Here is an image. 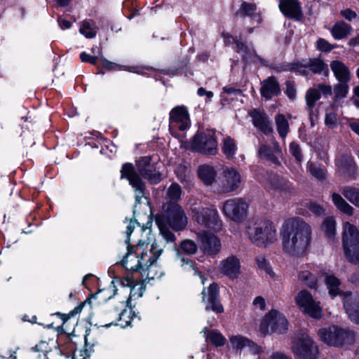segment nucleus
<instances>
[{"label":"nucleus","instance_id":"c85d7f7f","mask_svg":"<svg viewBox=\"0 0 359 359\" xmlns=\"http://www.w3.org/2000/svg\"><path fill=\"white\" fill-rule=\"evenodd\" d=\"M352 28L350 25L343 21L336 22L332 29L331 33L332 36L337 39L340 40L348 36L351 32Z\"/></svg>","mask_w":359,"mask_h":359},{"label":"nucleus","instance_id":"dca6fc26","mask_svg":"<svg viewBox=\"0 0 359 359\" xmlns=\"http://www.w3.org/2000/svg\"><path fill=\"white\" fill-rule=\"evenodd\" d=\"M189 116L186 107L178 106L171 110L169 130L172 134H173V129L178 128L180 130H184L189 126Z\"/></svg>","mask_w":359,"mask_h":359},{"label":"nucleus","instance_id":"13d9d810","mask_svg":"<svg viewBox=\"0 0 359 359\" xmlns=\"http://www.w3.org/2000/svg\"><path fill=\"white\" fill-rule=\"evenodd\" d=\"M135 224H137V225L140 226V224L139 222H137L136 220H130L129 224L127 226L126 234H127L128 238L126 241V242L128 244L130 242L129 236L133 233V231L134 230V228H135Z\"/></svg>","mask_w":359,"mask_h":359},{"label":"nucleus","instance_id":"423d86ee","mask_svg":"<svg viewBox=\"0 0 359 359\" xmlns=\"http://www.w3.org/2000/svg\"><path fill=\"white\" fill-rule=\"evenodd\" d=\"M291 351L299 359H317L318 348L308 335H302L292 341Z\"/></svg>","mask_w":359,"mask_h":359},{"label":"nucleus","instance_id":"7c9ffc66","mask_svg":"<svg viewBox=\"0 0 359 359\" xmlns=\"http://www.w3.org/2000/svg\"><path fill=\"white\" fill-rule=\"evenodd\" d=\"M332 199L334 204L341 212L349 216L353 215L354 208L350 205L339 194L333 193Z\"/></svg>","mask_w":359,"mask_h":359},{"label":"nucleus","instance_id":"72a5a7b5","mask_svg":"<svg viewBox=\"0 0 359 359\" xmlns=\"http://www.w3.org/2000/svg\"><path fill=\"white\" fill-rule=\"evenodd\" d=\"M203 332L207 339L215 346H222L226 341V338L217 330H208L207 328H205Z\"/></svg>","mask_w":359,"mask_h":359},{"label":"nucleus","instance_id":"7ed1b4c3","mask_svg":"<svg viewBox=\"0 0 359 359\" xmlns=\"http://www.w3.org/2000/svg\"><path fill=\"white\" fill-rule=\"evenodd\" d=\"M156 222L162 237L167 243H172L176 238L169 228L175 231H182L187 226L188 219L180 205L169 202L163 205L162 213L156 217Z\"/></svg>","mask_w":359,"mask_h":359},{"label":"nucleus","instance_id":"4d7b16f0","mask_svg":"<svg viewBox=\"0 0 359 359\" xmlns=\"http://www.w3.org/2000/svg\"><path fill=\"white\" fill-rule=\"evenodd\" d=\"M253 305L256 309L263 311L265 309V300L262 297H257L253 301Z\"/></svg>","mask_w":359,"mask_h":359},{"label":"nucleus","instance_id":"3c124183","mask_svg":"<svg viewBox=\"0 0 359 359\" xmlns=\"http://www.w3.org/2000/svg\"><path fill=\"white\" fill-rule=\"evenodd\" d=\"M317 48L319 50L327 52L334 48V46L323 39H319L317 41Z\"/></svg>","mask_w":359,"mask_h":359},{"label":"nucleus","instance_id":"f03ea898","mask_svg":"<svg viewBox=\"0 0 359 359\" xmlns=\"http://www.w3.org/2000/svg\"><path fill=\"white\" fill-rule=\"evenodd\" d=\"M148 240H140L136 246L128 245V252L121 263L127 270L141 273L148 271L147 277L153 279L154 276H150L152 266L163 252L165 245L157 241L150 243L151 238Z\"/></svg>","mask_w":359,"mask_h":359},{"label":"nucleus","instance_id":"2eb2a0df","mask_svg":"<svg viewBox=\"0 0 359 359\" xmlns=\"http://www.w3.org/2000/svg\"><path fill=\"white\" fill-rule=\"evenodd\" d=\"M192 148L205 155H215L217 151V144L212 135L205 133H197L193 140Z\"/></svg>","mask_w":359,"mask_h":359},{"label":"nucleus","instance_id":"a18cd8bd","mask_svg":"<svg viewBox=\"0 0 359 359\" xmlns=\"http://www.w3.org/2000/svg\"><path fill=\"white\" fill-rule=\"evenodd\" d=\"M176 173L178 179L182 182L189 181L190 179V170L185 165H179L176 170Z\"/></svg>","mask_w":359,"mask_h":359},{"label":"nucleus","instance_id":"09e8293b","mask_svg":"<svg viewBox=\"0 0 359 359\" xmlns=\"http://www.w3.org/2000/svg\"><path fill=\"white\" fill-rule=\"evenodd\" d=\"M290 152L296 158L297 161H301L302 159V154L300 147L296 142H292L290 144Z\"/></svg>","mask_w":359,"mask_h":359},{"label":"nucleus","instance_id":"69168bd1","mask_svg":"<svg viewBox=\"0 0 359 359\" xmlns=\"http://www.w3.org/2000/svg\"><path fill=\"white\" fill-rule=\"evenodd\" d=\"M349 43L351 46H355V45L359 44V34L358 36H356L355 37L351 39Z\"/></svg>","mask_w":359,"mask_h":359},{"label":"nucleus","instance_id":"f257e3e1","mask_svg":"<svg viewBox=\"0 0 359 359\" xmlns=\"http://www.w3.org/2000/svg\"><path fill=\"white\" fill-rule=\"evenodd\" d=\"M311 226L302 218H288L280 231L283 252L291 256L303 255L311 244Z\"/></svg>","mask_w":359,"mask_h":359},{"label":"nucleus","instance_id":"4c0bfd02","mask_svg":"<svg viewBox=\"0 0 359 359\" xmlns=\"http://www.w3.org/2000/svg\"><path fill=\"white\" fill-rule=\"evenodd\" d=\"M322 229L327 237L332 238L335 234L336 222L332 217L325 219L322 224Z\"/></svg>","mask_w":359,"mask_h":359},{"label":"nucleus","instance_id":"473e14b6","mask_svg":"<svg viewBox=\"0 0 359 359\" xmlns=\"http://www.w3.org/2000/svg\"><path fill=\"white\" fill-rule=\"evenodd\" d=\"M79 32L87 39L95 38L97 34V26L92 20H84L80 27Z\"/></svg>","mask_w":359,"mask_h":359},{"label":"nucleus","instance_id":"4be33fe9","mask_svg":"<svg viewBox=\"0 0 359 359\" xmlns=\"http://www.w3.org/2000/svg\"><path fill=\"white\" fill-rule=\"evenodd\" d=\"M279 8L287 17L299 20L302 15L301 4L297 0H280Z\"/></svg>","mask_w":359,"mask_h":359},{"label":"nucleus","instance_id":"9d476101","mask_svg":"<svg viewBox=\"0 0 359 359\" xmlns=\"http://www.w3.org/2000/svg\"><path fill=\"white\" fill-rule=\"evenodd\" d=\"M241 183L239 172L232 168H226L217 182L216 191L219 194L230 193L238 189Z\"/></svg>","mask_w":359,"mask_h":359},{"label":"nucleus","instance_id":"5fc2aeb1","mask_svg":"<svg viewBox=\"0 0 359 359\" xmlns=\"http://www.w3.org/2000/svg\"><path fill=\"white\" fill-rule=\"evenodd\" d=\"M340 15L348 21H352L357 17L356 13L350 8L341 10L340 11Z\"/></svg>","mask_w":359,"mask_h":359},{"label":"nucleus","instance_id":"2f4dec72","mask_svg":"<svg viewBox=\"0 0 359 359\" xmlns=\"http://www.w3.org/2000/svg\"><path fill=\"white\" fill-rule=\"evenodd\" d=\"M325 283L329 290V294L333 297L340 294L343 297V294L346 292H341L339 290V285H341L340 280L333 275H327L325 278Z\"/></svg>","mask_w":359,"mask_h":359},{"label":"nucleus","instance_id":"f8f14e48","mask_svg":"<svg viewBox=\"0 0 359 359\" xmlns=\"http://www.w3.org/2000/svg\"><path fill=\"white\" fill-rule=\"evenodd\" d=\"M260 330L263 333L268 332L269 330L272 332L284 333L287 330V320L282 313L273 310L265 316Z\"/></svg>","mask_w":359,"mask_h":359},{"label":"nucleus","instance_id":"b1692460","mask_svg":"<svg viewBox=\"0 0 359 359\" xmlns=\"http://www.w3.org/2000/svg\"><path fill=\"white\" fill-rule=\"evenodd\" d=\"M229 341L233 348L241 351L243 348H248L254 353H259L261 351L260 347L242 335H232L229 337Z\"/></svg>","mask_w":359,"mask_h":359},{"label":"nucleus","instance_id":"de8ad7c7","mask_svg":"<svg viewBox=\"0 0 359 359\" xmlns=\"http://www.w3.org/2000/svg\"><path fill=\"white\" fill-rule=\"evenodd\" d=\"M307 65L309 72L311 71L313 73L320 72L324 69V64L320 60H311Z\"/></svg>","mask_w":359,"mask_h":359},{"label":"nucleus","instance_id":"5701e85b","mask_svg":"<svg viewBox=\"0 0 359 359\" xmlns=\"http://www.w3.org/2000/svg\"><path fill=\"white\" fill-rule=\"evenodd\" d=\"M240 262L235 256H231L224 259L219 266L222 273L230 278H236L240 273Z\"/></svg>","mask_w":359,"mask_h":359},{"label":"nucleus","instance_id":"774afa93","mask_svg":"<svg viewBox=\"0 0 359 359\" xmlns=\"http://www.w3.org/2000/svg\"><path fill=\"white\" fill-rule=\"evenodd\" d=\"M289 98L294 100L296 97V91H286Z\"/></svg>","mask_w":359,"mask_h":359},{"label":"nucleus","instance_id":"f3484780","mask_svg":"<svg viewBox=\"0 0 359 359\" xmlns=\"http://www.w3.org/2000/svg\"><path fill=\"white\" fill-rule=\"evenodd\" d=\"M202 295L203 302H205L207 310H212L219 313L224 311V308L218 299V286L217 284L212 283L208 287L204 288Z\"/></svg>","mask_w":359,"mask_h":359},{"label":"nucleus","instance_id":"c03bdc74","mask_svg":"<svg viewBox=\"0 0 359 359\" xmlns=\"http://www.w3.org/2000/svg\"><path fill=\"white\" fill-rule=\"evenodd\" d=\"M261 90H279V85L276 79L273 76H270L265 79L262 83Z\"/></svg>","mask_w":359,"mask_h":359},{"label":"nucleus","instance_id":"aec40b11","mask_svg":"<svg viewBox=\"0 0 359 359\" xmlns=\"http://www.w3.org/2000/svg\"><path fill=\"white\" fill-rule=\"evenodd\" d=\"M103 69L106 71H128L130 72L139 74H147V72L151 70V68L142 66H123L107 60L102 56L100 57Z\"/></svg>","mask_w":359,"mask_h":359},{"label":"nucleus","instance_id":"a878e982","mask_svg":"<svg viewBox=\"0 0 359 359\" xmlns=\"http://www.w3.org/2000/svg\"><path fill=\"white\" fill-rule=\"evenodd\" d=\"M250 116L252 119L254 126L264 133L269 134L272 132L271 124L264 112L258 109H253L250 113Z\"/></svg>","mask_w":359,"mask_h":359},{"label":"nucleus","instance_id":"58836bf2","mask_svg":"<svg viewBox=\"0 0 359 359\" xmlns=\"http://www.w3.org/2000/svg\"><path fill=\"white\" fill-rule=\"evenodd\" d=\"M180 247L181 250L184 254L188 255H194L198 250V246L196 243L194 241L189 239H185L182 241Z\"/></svg>","mask_w":359,"mask_h":359},{"label":"nucleus","instance_id":"0e129e2a","mask_svg":"<svg viewBox=\"0 0 359 359\" xmlns=\"http://www.w3.org/2000/svg\"><path fill=\"white\" fill-rule=\"evenodd\" d=\"M199 96H203L207 95L208 98H210L212 97L213 93L212 91H198Z\"/></svg>","mask_w":359,"mask_h":359},{"label":"nucleus","instance_id":"20e7f679","mask_svg":"<svg viewBox=\"0 0 359 359\" xmlns=\"http://www.w3.org/2000/svg\"><path fill=\"white\" fill-rule=\"evenodd\" d=\"M247 233L251 242L259 247L266 248L278 239L274 224L266 219H258L249 224Z\"/></svg>","mask_w":359,"mask_h":359},{"label":"nucleus","instance_id":"680f3d73","mask_svg":"<svg viewBox=\"0 0 359 359\" xmlns=\"http://www.w3.org/2000/svg\"><path fill=\"white\" fill-rule=\"evenodd\" d=\"M262 96L264 97L266 100L271 98L272 96L278 95L280 91H261Z\"/></svg>","mask_w":359,"mask_h":359},{"label":"nucleus","instance_id":"1a4fd4ad","mask_svg":"<svg viewBox=\"0 0 359 359\" xmlns=\"http://www.w3.org/2000/svg\"><path fill=\"white\" fill-rule=\"evenodd\" d=\"M194 218L198 224L214 231H219L222 229V221L213 206L194 208Z\"/></svg>","mask_w":359,"mask_h":359},{"label":"nucleus","instance_id":"f704fd0d","mask_svg":"<svg viewBox=\"0 0 359 359\" xmlns=\"http://www.w3.org/2000/svg\"><path fill=\"white\" fill-rule=\"evenodd\" d=\"M241 11L245 15L251 17L257 23L262 21L260 15L257 13V6L252 3L244 2L241 4Z\"/></svg>","mask_w":359,"mask_h":359},{"label":"nucleus","instance_id":"c756f323","mask_svg":"<svg viewBox=\"0 0 359 359\" xmlns=\"http://www.w3.org/2000/svg\"><path fill=\"white\" fill-rule=\"evenodd\" d=\"M298 280L311 289H316L318 279L316 275L309 270L300 271L298 273Z\"/></svg>","mask_w":359,"mask_h":359},{"label":"nucleus","instance_id":"052dcab7","mask_svg":"<svg viewBox=\"0 0 359 359\" xmlns=\"http://www.w3.org/2000/svg\"><path fill=\"white\" fill-rule=\"evenodd\" d=\"M308 67H309L307 64L305 65H297L296 71L303 76H306L309 72Z\"/></svg>","mask_w":359,"mask_h":359},{"label":"nucleus","instance_id":"393cba45","mask_svg":"<svg viewBox=\"0 0 359 359\" xmlns=\"http://www.w3.org/2000/svg\"><path fill=\"white\" fill-rule=\"evenodd\" d=\"M330 67L334 74L337 79L343 86V88H348L347 83L350 81L351 74L348 68L341 61L334 60L330 64Z\"/></svg>","mask_w":359,"mask_h":359},{"label":"nucleus","instance_id":"9b49d317","mask_svg":"<svg viewBox=\"0 0 359 359\" xmlns=\"http://www.w3.org/2000/svg\"><path fill=\"white\" fill-rule=\"evenodd\" d=\"M121 177H126L133 187L135 194L136 203H141V200L145 196L146 187L144 182L140 179L138 174L135 172L134 167L130 163H126L121 168Z\"/></svg>","mask_w":359,"mask_h":359},{"label":"nucleus","instance_id":"e2e57ef3","mask_svg":"<svg viewBox=\"0 0 359 359\" xmlns=\"http://www.w3.org/2000/svg\"><path fill=\"white\" fill-rule=\"evenodd\" d=\"M271 359H291V358L283 353L276 352L271 355Z\"/></svg>","mask_w":359,"mask_h":359},{"label":"nucleus","instance_id":"603ef678","mask_svg":"<svg viewBox=\"0 0 359 359\" xmlns=\"http://www.w3.org/2000/svg\"><path fill=\"white\" fill-rule=\"evenodd\" d=\"M80 58L82 62H88L93 65H96L97 60H100V57H95V56H91L85 52H82L80 54Z\"/></svg>","mask_w":359,"mask_h":359},{"label":"nucleus","instance_id":"8fccbe9b","mask_svg":"<svg viewBox=\"0 0 359 359\" xmlns=\"http://www.w3.org/2000/svg\"><path fill=\"white\" fill-rule=\"evenodd\" d=\"M257 263L259 269L264 270L266 273L269 274L272 273V270L265 257L262 256L257 257Z\"/></svg>","mask_w":359,"mask_h":359},{"label":"nucleus","instance_id":"a211bd4d","mask_svg":"<svg viewBox=\"0 0 359 359\" xmlns=\"http://www.w3.org/2000/svg\"><path fill=\"white\" fill-rule=\"evenodd\" d=\"M149 157L142 158L137 163V169L141 175L151 184H157L161 180V174L157 172Z\"/></svg>","mask_w":359,"mask_h":359},{"label":"nucleus","instance_id":"e433bc0d","mask_svg":"<svg viewBox=\"0 0 359 359\" xmlns=\"http://www.w3.org/2000/svg\"><path fill=\"white\" fill-rule=\"evenodd\" d=\"M237 147L234 140L229 137L224 139L222 151L228 158H232L236 154Z\"/></svg>","mask_w":359,"mask_h":359},{"label":"nucleus","instance_id":"37998d69","mask_svg":"<svg viewBox=\"0 0 359 359\" xmlns=\"http://www.w3.org/2000/svg\"><path fill=\"white\" fill-rule=\"evenodd\" d=\"M308 168L311 175L314 177L318 180H323L325 177L326 172L325 169L318 164L309 162L308 163Z\"/></svg>","mask_w":359,"mask_h":359},{"label":"nucleus","instance_id":"6e6d98bb","mask_svg":"<svg viewBox=\"0 0 359 359\" xmlns=\"http://www.w3.org/2000/svg\"><path fill=\"white\" fill-rule=\"evenodd\" d=\"M325 124L330 128H334L337 125V117L334 113L327 114L325 116Z\"/></svg>","mask_w":359,"mask_h":359},{"label":"nucleus","instance_id":"0eeeda50","mask_svg":"<svg viewBox=\"0 0 359 359\" xmlns=\"http://www.w3.org/2000/svg\"><path fill=\"white\" fill-rule=\"evenodd\" d=\"M318 334L325 344L334 346H341L353 339L351 332L337 326L320 329Z\"/></svg>","mask_w":359,"mask_h":359},{"label":"nucleus","instance_id":"bf43d9fd","mask_svg":"<svg viewBox=\"0 0 359 359\" xmlns=\"http://www.w3.org/2000/svg\"><path fill=\"white\" fill-rule=\"evenodd\" d=\"M58 24L62 29H67L70 28L72 24L69 21L66 20L61 17H60L57 20Z\"/></svg>","mask_w":359,"mask_h":359},{"label":"nucleus","instance_id":"cd10ccee","mask_svg":"<svg viewBox=\"0 0 359 359\" xmlns=\"http://www.w3.org/2000/svg\"><path fill=\"white\" fill-rule=\"evenodd\" d=\"M198 175L201 181L206 185H212L214 182L217 184L215 177L217 172L212 166L203 165L198 168Z\"/></svg>","mask_w":359,"mask_h":359},{"label":"nucleus","instance_id":"4468645a","mask_svg":"<svg viewBox=\"0 0 359 359\" xmlns=\"http://www.w3.org/2000/svg\"><path fill=\"white\" fill-rule=\"evenodd\" d=\"M248 203L241 198L226 200L223 205V212L231 219L241 222L247 215Z\"/></svg>","mask_w":359,"mask_h":359},{"label":"nucleus","instance_id":"39448f33","mask_svg":"<svg viewBox=\"0 0 359 359\" xmlns=\"http://www.w3.org/2000/svg\"><path fill=\"white\" fill-rule=\"evenodd\" d=\"M343 243L347 259L353 263L359 262V231L356 226L346 222L344 226Z\"/></svg>","mask_w":359,"mask_h":359},{"label":"nucleus","instance_id":"49530a36","mask_svg":"<svg viewBox=\"0 0 359 359\" xmlns=\"http://www.w3.org/2000/svg\"><path fill=\"white\" fill-rule=\"evenodd\" d=\"M177 257L181 266L183 267L184 270L187 271H193L194 274L198 273L197 269L194 266L192 262L189 259L184 258L179 252L177 253Z\"/></svg>","mask_w":359,"mask_h":359},{"label":"nucleus","instance_id":"6ab92c4d","mask_svg":"<svg viewBox=\"0 0 359 359\" xmlns=\"http://www.w3.org/2000/svg\"><path fill=\"white\" fill-rule=\"evenodd\" d=\"M343 305L351 320L359 324V297L352 292L343 294Z\"/></svg>","mask_w":359,"mask_h":359},{"label":"nucleus","instance_id":"6e6552de","mask_svg":"<svg viewBox=\"0 0 359 359\" xmlns=\"http://www.w3.org/2000/svg\"><path fill=\"white\" fill-rule=\"evenodd\" d=\"M296 304L302 311L313 318H320L323 316V309L320 302L316 301L311 294L306 290L299 291L294 297Z\"/></svg>","mask_w":359,"mask_h":359},{"label":"nucleus","instance_id":"412c9836","mask_svg":"<svg viewBox=\"0 0 359 359\" xmlns=\"http://www.w3.org/2000/svg\"><path fill=\"white\" fill-rule=\"evenodd\" d=\"M201 242V250L204 253L212 255L220 250V241L214 234L208 232H203L200 235Z\"/></svg>","mask_w":359,"mask_h":359},{"label":"nucleus","instance_id":"864d4df0","mask_svg":"<svg viewBox=\"0 0 359 359\" xmlns=\"http://www.w3.org/2000/svg\"><path fill=\"white\" fill-rule=\"evenodd\" d=\"M309 210L316 215H323L325 214V208L316 203H310L308 206Z\"/></svg>","mask_w":359,"mask_h":359},{"label":"nucleus","instance_id":"79ce46f5","mask_svg":"<svg viewBox=\"0 0 359 359\" xmlns=\"http://www.w3.org/2000/svg\"><path fill=\"white\" fill-rule=\"evenodd\" d=\"M182 189L179 184L176 183L172 184L167 191V197L170 201H178L180 198Z\"/></svg>","mask_w":359,"mask_h":359},{"label":"nucleus","instance_id":"a19ab883","mask_svg":"<svg viewBox=\"0 0 359 359\" xmlns=\"http://www.w3.org/2000/svg\"><path fill=\"white\" fill-rule=\"evenodd\" d=\"M276 123L278 133L282 137H285L288 132V123L285 116L278 114L276 117Z\"/></svg>","mask_w":359,"mask_h":359},{"label":"nucleus","instance_id":"c9c22d12","mask_svg":"<svg viewBox=\"0 0 359 359\" xmlns=\"http://www.w3.org/2000/svg\"><path fill=\"white\" fill-rule=\"evenodd\" d=\"M341 193L352 204L359 208V189L346 187L341 189Z\"/></svg>","mask_w":359,"mask_h":359},{"label":"nucleus","instance_id":"338daca9","mask_svg":"<svg viewBox=\"0 0 359 359\" xmlns=\"http://www.w3.org/2000/svg\"><path fill=\"white\" fill-rule=\"evenodd\" d=\"M57 2L60 6H66L70 2V0H57Z\"/></svg>","mask_w":359,"mask_h":359},{"label":"nucleus","instance_id":"ea45409f","mask_svg":"<svg viewBox=\"0 0 359 359\" xmlns=\"http://www.w3.org/2000/svg\"><path fill=\"white\" fill-rule=\"evenodd\" d=\"M321 97L320 91H307L305 99L308 107V111L311 114L316 102Z\"/></svg>","mask_w":359,"mask_h":359},{"label":"nucleus","instance_id":"ddd939ff","mask_svg":"<svg viewBox=\"0 0 359 359\" xmlns=\"http://www.w3.org/2000/svg\"><path fill=\"white\" fill-rule=\"evenodd\" d=\"M222 37L226 45L236 43L237 52L240 53L246 62H253L265 65L266 62L260 56L257 55L254 49L248 47L240 39L233 38L228 33H223Z\"/></svg>","mask_w":359,"mask_h":359},{"label":"nucleus","instance_id":"bb28decb","mask_svg":"<svg viewBox=\"0 0 359 359\" xmlns=\"http://www.w3.org/2000/svg\"><path fill=\"white\" fill-rule=\"evenodd\" d=\"M281 154V150L278 143L274 142L273 149H270L266 145H262L259 149V155L274 164H278V156Z\"/></svg>","mask_w":359,"mask_h":359}]
</instances>
